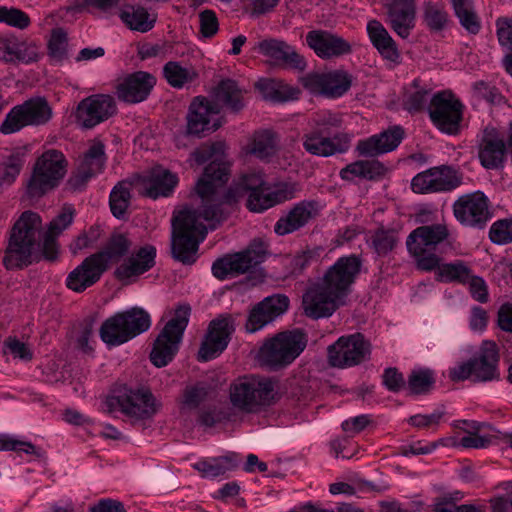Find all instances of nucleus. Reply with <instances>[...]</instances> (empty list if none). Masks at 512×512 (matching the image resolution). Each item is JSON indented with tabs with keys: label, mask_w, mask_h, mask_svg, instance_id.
<instances>
[{
	"label": "nucleus",
	"mask_w": 512,
	"mask_h": 512,
	"mask_svg": "<svg viewBox=\"0 0 512 512\" xmlns=\"http://www.w3.org/2000/svg\"><path fill=\"white\" fill-rule=\"evenodd\" d=\"M200 33L205 38L214 36L218 29L219 23L216 14L212 10H204L199 14Z\"/></svg>",
	"instance_id": "obj_63"
},
{
	"label": "nucleus",
	"mask_w": 512,
	"mask_h": 512,
	"mask_svg": "<svg viewBox=\"0 0 512 512\" xmlns=\"http://www.w3.org/2000/svg\"><path fill=\"white\" fill-rule=\"evenodd\" d=\"M477 155L481 165L486 169H498L506 158L505 135L498 128L488 125L476 138Z\"/></svg>",
	"instance_id": "obj_16"
},
{
	"label": "nucleus",
	"mask_w": 512,
	"mask_h": 512,
	"mask_svg": "<svg viewBox=\"0 0 512 512\" xmlns=\"http://www.w3.org/2000/svg\"><path fill=\"white\" fill-rule=\"evenodd\" d=\"M256 49L261 55L269 58L275 64L301 71L307 66L304 57L283 40L275 38L263 39L257 43Z\"/></svg>",
	"instance_id": "obj_23"
},
{
	"label": "nucleus",
	"mask_w": 512,
	"mask_h": 512,
	"mask_svg": "<svg viewBox=\"0 0 512 512\" xmlns=\"http://www.w3.org/2000/svg\"><path fill=\"white\" fill-rule=\"evenodd\" d=\"M0 23L24 30L30 25L31 21L28 14L18 8L0 6Z\"/></svg>",
	"instance_id": "obj_54"
},
{
	"label": "nucleus",
	"mask_w": 512,
	"mask_h": 512,
	"mask_svg": "<svg viewBox=\"0 0 512 512\" xmlns=\"http://www.w3.org/2000/svg\"><path fill=\"white\" fill-rule=\"evenodd\" d=\"M424 22L431 31H441L448 22V14L439 4L428 3L424 7Z\"/></svg>",
	"instance_id": "obj_53"
},
{
	"label": "nucleus",
	"mask_w": 512,
	"mask_h": 512,
	"mask_svg": "<svg viewBox=\"0 0 512 512\" xmlns=\"http://www.w3.org/2000/svg\"><path fill=\"white\" fill-rule=\"evenodd\" d=\"M118 16L128 29L140 33L152 30L157 21V14L149 12L140 5L133 4L122 5Z\"/></svg>",
	"instance_id": "obj_34"
},
{
	"label": "nucleus",
	"mask_w": 512,
	"mask_h": 512,
	"mask_svg": "<svg viewBox=\"0 0 512 512\" xmlns=\"http://www.w3.org/2000/svg\"><path fill=\"white\" fill-rule=\"evenodd\" d=\"M370 352V343L362 334L341 336L328 347V362L336 368L353 367L365 361Z\"/></svg>",
	"instance_id": "obj_13"
},
{
	"label": "nucleus",
	"mask_w": 512,
	"mask_h": 512,
	"mask_svg": "<svg viewBox=\"0 0 512 512\" xmlns=\"http://www.w3.org/2000/svg\"><path fill=\"white\" fill-rule=\"evenodd\" d=\"M101 236L99 226H91L88 230L81 232L69 245V249L73 255L80 251L93 247Z\"/></svg>",
	"instance_id": "obj_56"
},
{
	"label": "nucleus",
	"mask_w": 512,
	"mask_h": 512,
	"mask_svg": "<svg viewBox=\"0 0 512 512\" xmlns=\"http://www.w3.org/2000/svg\"><path fill=\"white\" fill-rule=\"evenodd\" d=\"M190 316V307L181 305L175 310L174 317L167 322L155 340L150 360L156 367H164L172 361L179 349L184 330Z\"/></svg>",
	"instance_id": "obj_9"
},
{
	"label": "nucleus",
	"mask_w": 512,
	"mask_h": 512,
	"mask_svg": "<svg viewBox=\"0 0 512 512\" xmlns=\"http://www.w3.org/2000/svg\"><path fill=\"white\" fill-rule=\"evenodd\" d=\"M351 136L347 133H337L328 136L317 131L309 130L302 137L305 151L318 157H329L344 153L349 149Z\"/></svg>",
	"instance_id": "obj_22"
},
{
	"label": "nucleus",
	"mask_w": 512,
	"mask_h": 512,
	"mask_svg": "<svg viewBox=\"0 0 512 512\" xmlns=\"http://www.w3.org/2000/svg\"><path fill=\"white\" fill-rule=\"evenodd\" d=\"M219 113L218 104L205 98L196 97L190 104L186 116V134L200 136L208 130H216L218 125H211L212 117Z\"/></svg>",
	"instance_id": "obj_26"
},
{
	"label": "nucleus",
	"mask_w": 512,
	"mask_h": 512,
	"mask_svg": "<svg viewBox=\"0 0 512 512\" xmlns=\"http://www.w3.org/2000/svg\"><path fill=\"white\" fill-rule=\"evenodd\" d=\"M256 86L265 99L273 102L296 100L300 94L298 88L274 79L260 80L257 82Z\"/></svg>",
	"instance_id": "obj_36"
},
{
	"label": "nucleus",
	"mask_w": 512,
	"mask_h": 512,
	"mask_svg": "<svg viewBox=\"0 0 512 512\" xmlns=\"http://www.w3.org/2000/svg\"><path fill=\"white\" fill-rule=\"evenodd\" d=\"M367 32L373 46L384 60L393 65L400 62L401 56L395 41L379 21H369L367 24Z\"/></svg>",
	"instance_id": "obj_33"
},
{
	"label": "nucleus",
	"mask_w": 512,
	"mask_h": 512,
	"mask_svg": "<svg viewBox=\"0 0 512 512\" xmlns=\"http://www.w3.org/2000/svg\"><path fill=\"white\" fill-rule=\"evenodd\" d=\"M490 239L496 244L512 242V219H501L494 222L489 232Z\"/></svg>",
	"instance_id": "obj_58"
},
{
	"label": "nucleus",
	"mask_w": 512,
	"mask_h": 512,
	"mask_svg": "<svg viewBox=\"0 0 512 512\" xmlns=\"http://www.w3.org/2000/svg\"><path fill=\"white\" fill-rule=\"evenodd\" d=\"M361 266L362 261L356 255L340 257L303 295L305 314L313 319L331 316L344 304Z\"/></svg>",
	"instance_id": "obj_3"
},
{
	"label": "nucleus",
	"mask_w": 512,
	"mask_h": 512,
	"mask_svg": "<svg viewBox=\"0 0 512 512\" xmlns=\"http://www.w3.org/2000/svg\"><path fill=\"white\" fill-rule=\"evenodd\" d=\"M125 330L121 315L118 312L103 322L100 328V337L110 347L119 346L128 342V332Z\"/></svg>",
	"instance_id": "obj_43"
},
{
	"label": "nucleus",
	"mask_w": 512,
	"mask_h": 512,
	"mask_svg": "<svg viewBox=\"0 0 512 512\" xmlns=\"http://www.w3.org/2000/svg\"><path fill=\"white\" fill-rule=\"evenodd\" d=\"M435 279L443 283L466 284L471 278V267L462 260L443 262L438 257V265L433 268Z\"/></svg>",
	"instance_id": "obj_35"
},
{
	"label": "nucleus",
	"mask_w": 512,
	"mask_h": 512,
	"mask_svg": "<svg viewBox=\"0 0 512 512\" xmlns=\"http://www.w3.org/2000/svg\"><path fill=\"white\" fill-rule=\"evenodd\" d=\"M341 125V115L329 110H322L313 114L308 121V126L311 130L328 136L333 129H338Z\"/></svg>",
	"instance_id": "obj_47"
},
{
	"label": "nucleus",
	"mask_w": 512,
	"mask_h": 512,
	"mask_svg": "<svg viewBox=\"0 0 512 512\" xmlns=\"http://www.w3.org/2000/svg\"><path fill=\"white\" fill-rule=\"evenodd\" d=\"M234 330L232 315L222 314L213 319L198 351L199 360L209 361L219 356L226 349Z\"/></svg>",
	"instance_id": "obj_15"
},
{
	"label": "nucleus",
	"mask_w": 512,
	"mask_h": 512,
	"mask_svg": "<svg viewBox=\"0 0 512 512\" xmlns=\"http://www.w3.org/2000/svg\"><path fill=\"white\" fill-rule=\"evenodd\" d=\"M208 388L204 385H196L186 388L183 404L186 408H197L208 396Z\"/></svg>",
	"instance_id": "obj_62"
},
{
	"label": "nucleus",
	"mask_w": 512,
	"mask_h": 512,
	"mask_svg": "<svg viewBox=\"0 0 512 512\" xmlns=\"http://www.w3.org/2000/svg\"><path fill=\"white\" fill-rule=\"evenodd\" d=\"M228 168L214 160L205 168L203 176L196 183V192L202 201V210L185 208L173 217L172 253L184 264L196 261L199 243L204 240L208 229L222 221L227 206L247 196V208L256 213L263 212L279 203L295 197L299 186L293 182L270 185L261 172L243 175L227 191Z\"/></svg>",
	"instance_id": "obj_1"
},
{
	"label": "nucleus",
	"mask_w": 512,
	"mask_h": 512,
	"mask_svg": "<svg viewBox=\"0 0 512 512\" xmlns=\"http://www.w3.org/2000/svg\"><path fill=\"white\" fill-rule=\"evenodd\" d=\"M453 213L464 226L482 228L490 219L488 198L476 191L460 196L453 204Z\"/></svg>",
	"instance_id": "obj_19"
},
{
	"label": "nucleus",
	"mask_w": 512,
	"mask_h": 512,
	"mask_svg": "<svg viewBox=\"0 0 512 512\" xmlns=\"http://www.w3.org/2000/svg\"><path fill=\"white\" fill-rule=\"evenodd\" d=\"M67 45L66 32L61 28L52 30L48 43L51 56L56 59H62L66 55Z\"/></svg>",
	"instance_id": "obj_61"
},
{
	"label": "nucleus",
	"mask_w": 512,
	"mask_h": 512,
	"mask_svg": "<svg viewBox=\"0 0 512 512\" xmlns=\"http://www.w3.org/2000/svg\"><path fill=\"white\" fill-rule=\"evenodd\" d=\"M306 345L307 337L302 331L280 332L262 344L256 358L261 366L278 370L290 365Z\"/></svg>",
	"instance_id": "obj_6"
},
{
	"label": "nucleus",
	"mask_w": 512,
	"mask_h": 512,
	"mask_svg": "<svg viewBox=\"0 0 512 512\" xmlns=\"http://www.w3.org/2000/svg\"><path fill=\"white\" fill-rule=\"evenodd\" d=\"M117 112L114 98L108 94H94L81 100L76 109V121L85 129L105 122Z\"/></svg>",
	"instance_id": "obj_17"
},
{
	"label": "nucleus",
	"mask_w": 512,
	"mask_h": 512,
	"mask_svg": "<svg viewBox=\"0 0 512 512\" xmlns=\"http://www.w3.org/2000/svg\"><path fill=\"white\" fill-rule=\"evenodd\" d=\"M318 206L313 201H300L294 204L275 223L274 231L279 236L294 233L308 225L318 215Z\"/></svg>",
	"instance_id": "obj_24"
},
{
	"label": "nucleus",
	"mask_w": 512,
	"mask_h": 512,
	"mask_svg": "<svg viewBox=\"0 0 512 512\" xmlns=\"http://www.w3.org/2000/svg\"><path fill=\"white\" fill-rule=\"evenodd\" d=\"M289 306V299L285 295H272L266 297L249 314L246 330L254 333L263 328L275 318L282 315Z\"/></svg>",
	"instance_id": "obj_27"
},
{
	"label": "nucleus",
	"mask_w": 512,
	"mask_h": 512,
	"mask_svg": "<svg viewBox=\"0 0 512 512\" xmlns=\"http://www.w3.org/2000/svg\"><path fill=\"white\" fill-rule=\"evenodd\" d=\"M4 347L5 351L7 350L15 358H19L25 361L32 359V352L30 348L25 343L20 342L16 338L9 337L4 342Z\"/></svg>",
	"instance_id": "obj_64"
},
{
	"label": "nucleus",
	"mask_w": 512,
	"mask_h": 512,
	"mask_svg": "<svg viewBox=\"0 0 512 512\" xmlns=\"http://www.w3.org/2000/svg\"><path fill=\"white\" fill-rule=\"evenodd\" d=\"M266 254V246L261 241H253L244 251L216 260L212 273L220 280L244 274L264 262Z\"/></svg>",
	"instance_id": "obj_12"
},
{
	"label": "nucleus",
	"mask_w": 512,
	"mask_h": 512,
	"mask_svg": "<svg viewBox=\"0 0 512 512\" xmlns=\"http://www.w3.org/2000/svg\"><path fill=\"white\" fill-rule=\"evenodd\" d=\"M156 249L152 245L140 247L115 269L118 280L128 282L150 270L155 264Z\"/></svg>",
	"instance_id": "obj_29"
},
{
	"label": "nucleus",
	"mask_w": 512,
	"mask_h": 512,
	"mask_svg": "<svg viewBox=\"0 0 512 512\" xmlns=\"http://www.w3.org/2000/svg\"><path fill=\"white\" fill-rule=\"evenodd\" d=\"M23 158L16 154L11 155L0 166V186L4 184H11L19 175L23 166Z\"/></svg>",
	"instance_id": "obj_57"
},
{
	"label": "nucleus",
	"mask_w": 512,
	"mask_h": 512,
	"mask_svg": "<svg viewBox=\"0 0 512 512\" xmlns=\"http://www.w3.org/2000/svg\"><path fill=\"white\" fill-rule=\"evenodd\" d=\"M385 172V166L379 161L360 160L341 169L340 177L346 181H353L356 178L375 180L383 176Z\"/></svg>",
	"instance_id": "obj_37"
},
{
	"label": "nucleus",
	"mask_w": 512,
	"mask_h": 512,
	"mask_svg": "<svg viewBox=\"0 0 512 512\" xmlns=\"http://www.w3.org/2000/svg\"><path fill=\"white\" fill-rule=\"evenodd\" d=\"M321 250L319 248L306 249L287 259L290 274L299 275L308 267L319 262Z\"/></svg>",
	"instance_id": "obj_48"
},
{
	"label": "nucleus",
	"mask_w": 512,
	"mask_h": 512,
	"mask_svg": "<svg viewBox=\"0 0 512 512\" xmlns=\"http://www.w3.org/2000/svg\"><path fill=\"white\" fill-rule=\"evenodd\" d=\"M144 194L152 199L168 197L178 184V177L162 166L153 167L141 177Z\"/></svg>",
	"instance_id": "obj_32"
},
{
	"label": "nucleus",
	"mask_w": 512,
	"mask_h": 512,
	"mask_svg": "<svg viewBox=\"0 0 512 512\" xmlns=\"http://www.w3.org/2000/svg\"><path fill=\"white\" fill-rule=\"evenodd\" d=\"M106 406L110 412L121 411L131 418L147 419L156 413L159 404L147 389L122 386L107 398Z\"/></svg>",
	"instance_id": "obj_10"
},
{
	"label": "nucleus",
	"mask_w": 512,
	"mask_h": 512,
	"mask_svg": "<svg viewBox=\"0 0 512 512\" xmlns=\"http://www.w3.org/2000/svg\"><path fill=\"white\" fill-rule=\"evenodd\" d=\"M306 43L322 59L337 58L351 52L349 42L326 30L308 32Z\"/></svg>",
	"instance_id": "obj_28"
},
{
	"label": "nucleus",
	"mask_w": 512,
	"mask_h": 512,
	"mask_svg": "<svg viewBox=\"0 0 512 512\" xmlns=\"http://www.w3.org/2000/svg\"><path fill=\"white\" fill-rule=\"evenodd\" d=\"M451 4L460 24L470 33L476 34L480 30V22L472 0H451Z\"/></svg>",
	"instance_id": "obj_46"
},
{
	"label": "nucleus",
	"mask_w": 512,
	"mask_h": 512,
	"mask_svg": "<svg viewBox=\"0 0 512 512\" xmlns=\"http://www.w3.org/2000/svg\"><path fill=\"white\" fill-rule=\"evenodd\" d=\"M101 257V255H95V253L86 257L80 265L68 274L66 286L74 292L81 293L98 282L107 270L101 261Z\"/></svg>",
	"instance_id": "obj_25"
},
{
	"label": "nucleus",
	"mask_w": 512,
	"mask_h": 512,
	"mask_svg": "<svg viewBox=\"0 0 512 512\" xmlns=\"http://www.w3.org/2000/svg\"><path fill=\"white\" fill-rule=\"evenodd\" d=\"M237 455L230 453L220 457L208 458L194 464L203 477L215 478L234 470L238 465Z\"/></svg>",
	"instance_id": "obj_39"
},
{
	"label": "nucleus",
	"mask_w": 512,
	"mask_h": 512,
	"mask_svg": "<svg viewBox=\"0 0 512 512\" xmlns=\"http://www.w3.org/2000/svg\"><path fill=\"white\" fill-rule=\"evenodd\" d=\"M276 152L274 135L269 131L257 133L251 143L249 153L261 160H268Z\"/></svg>",
	"instance_id": "obj_50"
},
{
	"label": "nucleus",
	"mask_w": 512,
	"mask_h": 512,
	"mask_svg": "<svg viewBox=\"0 0 512 512\" xmlns=\"http://www.w3.org/2000/svg\"><path fill=\"white\" fill-rule=\"evenodd\" d=\"M0 451H18L29 455H40L39 449L32 443L3 434H0Z\"/></svg>",
	"instance_id": "obj_59"
},
{
	"label": "nucleus",
	"mask_w": 512,
	"mask_h": 512,
	"mask_svg": "<svg viewBox=\"0 0 512 512\" xmlns=\"http://www.w3.org/2000/svg\"><path fill=\"white\" fill-rule=\"evenodd\" d=\"M133 242L128 235L123 233H113L108 239L103 250L96 252L95 255H101V261L108 269L110 262L119 261L132 248Z\"/></svg>",
	"instance_id": "obj_40"
},
{
	"label": "nucleus",
	"mask_w": 512,
	"mask_h": 512,
	"mask_svg": "<svg viewBox=\"0 0 512 512\" xmlns=\"http://www.w3.org/2000/svg\"><path fill=\"white\" fill-rule=\"evenodd\" d=\"M129 183H118L110 193V208L112 214L117 218L124 217L130 203Z\"/></svg>",
	"instance_id": "obj_51"
},
{
	"label": "nucleus",
	"mask_w": 512,
	"mask_h": 512,
	"mask_svg": "<svg viewBox=\"0 0 512 512\" xmlns=\"http://www.w3.org/2000/svg\"><path fill=\"white\" fill-rule=\"evenodd\" d=\"M105 162L104 144L101 141H93L85 152L76 171L68 180L70 188L73 190L82 189L91 178L103 171Z\"/></svg>",
	"instance_id": "obj_21"
},
{
	"label": "nucleus",
	"mask_w": 512,
	"mask_h": 512,
	"mask_svg": "<svg viewBox=\"0 0 512 512\" xmlns=\"http://www.w3.org/2000/svg\"><path fill=\"white\" fill-rule=\"evenodd\" d=\"M499 351L493 341H483L478 354L473 359L458 363L449 371L453 381L472 380L474 382H488L500 377Z\"/></svg>",
	"instance_id": "obj_7"
},
{
	"label": "nucleus",
	"mask_w": 512,
	"mask_h": 512,
	"mask_svg": "<svg viewBox=\"0 0 512 512\" xmlns=\"http://www.w3.org/2000/svg\"><path fill=\"white\" fill-rule=\"evenodd\" d=\"M464 105L450 91H441L434 95L428 105L432 123L443 133L455 135L460 130Z\"/></svg>",
	"instance_id": "obj_11"
},
{
	"label": "nucleus",
	"mask_w": 512,
	"mask_h": 512,
	"mask_svg": "<svg viewBox=\"0 0 512 512\" xmlns=\"http://www.w3.org/2000/svg\"><path fill=\"white\" fill-rule=\"evenodd\" d=\"M388 23L393 31L403 39L409 37L415 26V11L397 8L396 5H386Z\"/></svg>",
	"instance_id": "obj_41"
},
{
	"label": "nucleus",
	"mask_w": 512,
	"mask_h": 512,
	"mask_svg": "<svg viewBox=\"0 0 512 512\" xmlns=\"http://www.w3.org/2000/svg\"><path fill=\"white\" fill-rule=\"evenodd\" d=\"M461 183L458 172L450 166L433 167L418 173L411 181L413 192L427 194L451 191Z\"/></svg>",
	"instance_id": "obj_18"
},
{
	"label": "nucleus",
	"mask_w": 512,
	"mask_h": 512,
	"mask_svg": "<svg viewBox=\"0 0 512 512\" xmlns=\"http://www.w3.org/2000/svg\"><path fill=\"white\" fill-rule=\"evenodd\" d=\"M126 328L128 341L147 331L151 326L150 315L142 308L133 307L119 312Z\"/></svg>",
	"instance_id": "obj_42"
},
{
	"label": "nucleus",
	"mask_w": 512,
	"mask_h": 512,
	"mask_svg": "<svg viewBox=\"0 0 512 512\" xmlns=\"http://www.w3.org/2000/svg\"><path fill=\"white\" fill-rule=\"evenodd\" d=\"M215 99L233 111H239L244 106L242 90L230 79L219 83L215 89Z\"/></svg>",
	"instance_id": "obj_44"
},
{
	"label": "nucleus",
	"mask_w": 512,
	"mask_h": 512,
	"mask_svg": "<svg viewBox=\"0 0 512 512\" xmlns=\"http://www.w3.org/2000/svg\"><path fill=\"white\" fill-rule=\"evenodd\" d=\"M301 83L312 94L337 98L348 91L351 86V77L341 70L309 73L301 78Z\"/></svg>",
	"instance_id": "obj_20"
},
{
	"label": "nucleus",
	"mask_w": 512,
	"mask_h": 512,
	"mask_svg": "<svg viewBox=\"0 0 512 512\" xmlns=\"http://www.w3.org/2000/svg\"><path fill=\"white\" fill-rule=\"evenodd\" d=\"M163 76L170 86L181 89L192 84L198 78V73L192 65L169 61L163 67Z\"/></svg>",
	"instance_id": "obj_38"
},
{
	"label": "nucleus",
	"mask_w": 512,
	"mask_h": 512,
	"mask_svg": "<svg viewBox=\"0 0 512 512\" xmlns=\"http://www.w3.org/2000/svg\"><path fill=\"white\" fill-rule=\"evenodd\" d=\"M121 0H81L69 8L72 12L95 9L101 13L111 15L119 7Z\"/></svg>",
	"instance_id": "obj_55"
},
{
	"label": "nucleus",
	"mask_w": 512,
	"mask_h": 512,
	"mask_svg": "<svg viewBox=\"0 0 512 512\" xmlns=\"http://www.w3.org/2000/svg\"><path fill=\"white\" fill-rule=\"evenodd\" d=\"M51 108L43 98H32L22 105L15 106L0 126L4 134L19 131L28 125H41L51 118Z\"/></svg>",
	"instance_id": "obj_14"
},
{
	"label": "nucleus",
	"mask_w": 512,
	"mask_h": 512,
	"mask_svg": "<svg viewBox=\"0 0 512 512\" xmlns=\"http://www.w3.org/2000/svg\"><path fill=\"white\" fill-rule=\"evenodd\" d=\"M232 407L245 413L260 412L275 401V382L268 377L245 375L231 382L228 389Z\"/></svg>",
	"instance_id": "obj_5"
},
{
	"label": "nucleus",
	"mask_w": 512,
	"mask_h": 512,
	"mask_svg": "<svg viewBox=\"0 0 512 512\" xmlns=\"http://www.w3.org/2000/svg\"><path fill=\"white\" fill-rule=\"evenodd\" d=\"M432 96L431 91L425 87H419L415 81L404 97L403 104L409 112H416L424 108Z\"/></svg>",
	"instance_id": "obj_52"
},
{
	"label": "nucleus",
	"mask_w": 512,
	"mask_h": 512,
	"mask_svg": "<svg viewBox=\"0 0 512 512\" xmlns=\"http://www.w3.org/2000/svg\"><path fill=\"white\" fill-rule=\"evenodd\" d=\"M452 244V232L444 218L438 223L421 225L410 232L406 247L416 267L431 272L438 265V251Z\"/></svg>",
	"instance_id": "obj_4"
},
{
	"label": "nucleus",
	"mask_w": 512,
	"mask_h": 512,
	"mask_svg": "<svg viewBox=\"0 0 512 512\" xmlns=\"http://www.w3.org/2000/svg\"><path fill=\"white\" fill-rule=\"evenodd\" d=\"M404 137L401 126H392L379 134L360 140L356 149L362 156L375 157L396 149Z\"/></svg>",
	"instance_id": "obj_31"
},
{
	"label": "nucleus",
	"mask_w": 512,
	"mask_h": 512,
	"mask_svg": "<svg viewBox=\"0 0 512 512\" xmlns=\"http://www.w3.org/2000/svg\"><path fill=\"white\" fill-rule=\"evenodd\" d=\"M75 209L64 205L50 222L43 243L40 242L42 220L39 214L25 211L12 228L3 263L7 269L22 268L42 259L54 261L58 257L56 237L73 222Z\"/></svg>",
	"instance_id": "obj_2"
},
{
	"label": "nucleus",
	"mask_w": 512,
	"mask_h": 512,
	"mask_svg": "<svg viewBox=\"0 0 512 512\" xmlns=\"http://www.w3.org/2000/svg\"><path fill=\"white\" fill-rule=\"evenodd\" d=\"M495 25L499 44L512 52V17H499L496 19Z\"/></svg>",
	"instance_id": "obj_60"
},
{
	"label": "nucleus",
	"mask_w": 512,
	"mask_h": 512,
	"mask_svg": "<svg viewBox=\"0 0 512 512\" xmlns=\"http://www.w3.org/2000/svg\"><path fill=\"white\" fill-rule=\"evenodd\" d=\"M400 240L399 231L395 228H380L371 236L370 246L380 256H387L398 245Z\"/></svg>",
	"instance_id": "obj_45"
},
{
	"label": "nucleus",
	"mask_w": 512,
	"mask_h": 512,
	"mask_svg": "<svg viewBox=\"0 0 512 512\" xmlns=\"http://www.w3.org/2000/svg\"><path fill=\"white\" fill-rule=\"evenodd\" d=\"M67 166L68 162L61 151H45L35 163L27 184V194L38 198L57 187L67 173Z\"/></svg>",
	"instance_id": "obj_8"
},
{
	"label": "nucleus",
	"mask_w": 512,
	"mask_h": 512,
	"mask_svg": "<svg viewBox=\"0 0 512 512\" xmlns=\"http://www.w3.org/2000/svg\"><path fill=\"white\" fill-rule=\"evenodd\" d=\"M156 83V78L144 71H138L127 75L117 85V96L127 103H139L150 94Z\"/></svg>",
	"instance_id": "obj_30"
},
{
	"label": "nucleus",
	"mask_w": 512,
	"mask_h": 512,
	"mask_svg": "<svg viewBox=\"0 0 512 512\" xmlns=\"http://www.w3.org/2000/svg\"><path fill=\"white\" fill-rule=\"evenodd\" d=\"M434 383L435 376L432 370L417 368L408 376L407 388L412 394H424L432 388Z\"/></svg>",
	"instance_id": "obj_49"
}]
</instances>
